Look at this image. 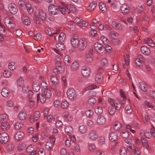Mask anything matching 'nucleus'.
<instances>
[{"label":"nucleus","instance_id":"18","mask_svg":"<svg viewBox=\"0 0 155 155\" xmlns=\"http://www.w3.org/2000/svg\"><path fill=\"white\" fill-rule=\"evenodd\" d=\"M109 139L111 142L116 140L118 137V134L116 132H112L109 135Z\"/></svg>","mask_w":155,"mask_h":155},{"label":"nucleus","instance_id":"50","mask_svg":"<svg viewBox=\"0 0 155 155\" xmlns=\"http://www.w3.org/2000/svg\"><path fill=\"white\" fill-rule=\"evenodd\" d=\"M27 12L29 14H31L33 12V10L29 3H27L25 5Z\"/></svg>","mask_w":155,"mask_h":155},{"label":"nucleus","instance_id":"40","mask_svg":"<svg viewBox=\"0 0 155 155\" xmlns=\"http://www.w3.org/2000/svg\"><path fill=\"white\" fill-rule=\"evenodd\" d=\"M114 129L116 130H119L121 127V124L120 122L117 121L115 122L114 125Z\"/></svg>","mask_w":155,"mask_h":155},{"label":"nucleus","instance_id":"38","mask_svg":"<svg viewBox=\"0 0 155 155\" xmlns=\"http://www.w3.org/2000/svg\"><path fill=\"white\" fill-rule=\"evenodd\" d=\"M7 120V115L5 114H3L0 115V122L1 123L6 122Z\"/></svg>","mask_w":155,"mask_h":155},{"label":"nucleus","instance_id":"56","mask_svg":"<svg viewBox=\"0 0 155 155\" xmlns=\"http://www.w3.org/2000/svg\"><path fill=\"white\" fill-rule=\"evenodd\" d=\"M41 35L39 33H37L33 37V38L36 41H38L41 40Z\"/></svg>","mask_w":155,"mask_h":155},{"label":"nucleus","instance_id":"7","mask_svg":"<svg viewBox=\"0 0 155 155\" xmlns=\"http://www.w3.org/2000/svg\"><path fill=\"white\" fill-rule=\"evenodd\" d=\"M81 72L84 77L88 78L90 75L91 71L90 68L88 66L85 65L82 67Z\"/></svg>","mask_w":155,"mask_h":155},{"label":"nucleus","instance_id":"57","mask_svg":"<svg viewBox=\"0 0 155 155\" xmlns=\"http://www.w3.org/2000/svg\"><path fill=\"white\" fill-rule=\"evenodd\" d=\"M97 87V86L94 84H91L87 86L84 89V90L85 91H88L89 90H91L94 89Z\"/></svg>","mask_w":155,"mask_h":155},{"label":"nucleus","instance_id":"14","mask_svg":"<svg viewBox=\"0 0 155 155\" xmlns=\"http://www.w3.org/2000/svg\"><path fill=\"white\" fill-rule=\"evenodd\" d=\"M51 91L47 89H41V93H40L41 95H43L47 99L51 97Z\"/></svg>","mask_w":155,"mask_h":155},{"label":"nucleus","instance_id":"15","mask_svg":"<svg viewBox=\"0 0 155 155\" xmlns=\"http://www.w3.org/2000/svg\"><path fill=\"white\" fill-rule=\"evenodd\" d=\"M111 25L113 28L117 30H123V27L122 25L120 23L114 21H112Z\"/></svg>","mask_w":155,"mask_h":155},{"label":"nucleus","instance_id":"47","mask_svg":"<svg viewBox=\"0 0 155 155\" xmlns=\"http://www.w3.org/2000/svg\"><path fill=\"white\" fill-rule=\"evenodd\" d=\"M79 130L81 134L85 133L87 130V128L84 125H81L79 127Z\"/></svg>","mask_w":155,"mask_h":155},{"label":"nucleus","instance_id":"55","mask_svg":"<svg viewBox=\"0 0 155 155\" xmlns=\"http://www.w3.org/2000/svg\"><path fill=\"white\" fill-rule=\"evenodd\" d=\"M16 67V66L15 65V63L13 62H10L8 64V68L9 69L11 70H14Z\"/></svg>","mask_w":155,"mask_h":155},{"label":"nucleus","instance_id":"11","mask_svg":"<svg viewBox=\"0 0 155 155\" xmlns=\"http://www.w3.org/2000/svg\"><path fill=\"white\" fill-rule=\"evenodd\" d=\"M48 10L51 14L55 15L57 14L58 9L57 7L54 5L50 4L48 7Z\"/></svg>","mask_w":155,"mask_h":155},{"label":"nucleus","instance_id":"52","mask_svg":"<svg viewBox=\"0 0 155 155\" xmlns=\"http://www.w3.org/2000/svg\"><path fill=\"white\" fill-rule=\"evenodd\" d=\"M52 146V143L50 141H48L45 144V148L47 150H49L51 149Z\"/></svg>","mask_w":155,"mask_h":155},{"label":"nucleus","instance_id":"29","mask_svg":"<svg viewBox=\"0 0 155 155\" xmlns=\"http://www.w3.org/2000/svg\"><path fill=\"white\" fill-rule=\"evenodd\" d=\"M145 42L149 46L151 47H154L155 46V44L153 40L150 38H147L144 39Z\"/></svg>","mask_w":155,"mask_h":155},{"label":"nucleus","instance_id":"64","mask_svg":"<svg viewBox=\"0 0 155 155\" xmlns=\"http://www.w3.org/2000/svg\"><path fill=\"white\" fill-rule=\"evenodd\" d=\"M22 125H23L21 123L17 122L15 124L14 127L15 129L18 130L21 128Z\"/></svg>","mask_w":155,"mask_h":155},{"label":"nucleus","instance_id":"37","mask_svg":"<svg viewBox=\"0 0 155 155\" xmlns=\"http://www.w3.org/2000/svg\"><path fill=\"white\" fill-rule=\"evenodd\" d=\"M17 83L18 86L21 87L23 86L24 84V81L22 77H19L17 80Z\"/></svg>","mask_w":155,"mask_h":155},{"label":"nucleus","instance_id":"9","mask_svg":"<svg viewBox=\"0 0 155 155\" xmlns=\"http://www.w3.org/2000/svg\"><path fill=\"white\" fill-rule=\"evenodd\" d=\"M135 62L136 64L138 67H141L142 66V63L144 62V59L141 55L139 54L138 55Z\"/></svg>","mask_w":155,"mask_h":155},{"label":"nucleus","instance_id":"28","mask_svg":"<svg viewBox=\"0 0 155 155\" xmlns=\"http://www.w3.org/2000/svg\"><path fill=\"white\" fill-rule=\"evenodd\" d=\"M79 68V64L77 61H74L71 64V69L72 71H77Z\"/></svg>","mask_w":155,"mask_h":155},{"label":"nucleus","instance_id":"17","mask_svg":"<svg viewBox=\"0 0 155 155\" xmlns=\"http://www.w3.org/2000/svg\"><path fill=\"white\" fill-rule=\"evenodd\" d=\"M40 113L38 111L35 112L34 116H31L30 117V121L32 122L34 121H36L40 117Z\"/></svg>","mask_w":155,"mask_h":155},{"label":"nucleus","instance_id":"43","mask_svg":"<svg viewBox=\"0 0 155 155\" xmlns=\"http://www.w3.org/2000/svg\"><path fill=\"white\" fill-rule=\"evenodd\" d=\"M119 152L120 155H127V148L122 147L120 149Z\"/></svg>","mask_w":155,"mask_h":155},{"label":"nucleus","instance_id":"24","mask_svg":"<svg viewBox=\"0 0 155 155\" xmlns=\"http://www.w3.org/2000/svg\"><path fill=\"white\" fill-rule=\"evenodd\" d=\"M35 101L32 100L31 98H28L27 103V107L30 108L34 107L35 106Z\"/></svg>","mask_w":155,"mask_h":155},{"label":"nucleus","instance_id":"39","mask_svg":"<svg viewBox=\"0 0 155 155\" xmlns=\"http://www.w3.org/2000/svg\"><path fill=\"white\" fill-rule=\"evenodd\" d=\"M111 43L114 45H118L120 44V41L117 38L113 39L110 41Z\"/></svg>","mask_w":155,"mask_h":155},{"label":"nucleus","instance_id":"44","mask_svg":"<svg viewBox=\"0 0 155 155\" xmlns=\"http://www.w3.org/2000/svg\"><path fill=\"white\" fill-rule=\"evenodd\" d=\"M118 35L119 34L115 31H111L109 33V36L110 38L117 37Z\"/></svg>","mask_w":155,"mask_h":155},{"label":"nucleus","instance_id":"49","mask_svg":"<svg viewBox=\"0 0 155 155\" xmlns=\"http://www.w3.org/2000/svg\"><path fill=\"white\" fill-rule=\"evenodd\" d=\"M26 147L25 143H19L17 146V149L18 150H24L25 148Z\"/></svg>","mask_w":155,"mask_h":155},{"label":"nucleus","instance_id":"62","mask_svg":"<svg viewBox=\"0 0 155 155\" xmlns=\"http://www.w3.org/2000/svg\"><path fill=\"white\" fill-rule=\"evenodd\" d=\"M121 135L124 138H127L129 137V134L127 132L123 131L121 133Z\"/></svg>","mask_w":155,"mask_h":155},{"label":"nucleus","instance_id":"51","mask_svg":"<svg viewBox=\"0 0 155 155\" xmlns=\"http://www.w3.org/2000/svg\"><path fill=\"white\" fill-rule=\"evenodd\" d=\"M145 6L144 5H141L138 6L137 12L138 13H140L144 11L145 9Z\"/></svg>","mask_w":155,"mask_h":155},{"label":"nucleus","instance_id":"63","mask_svg":"<svg viewBox=\"0 0 155 155\" xmlns=\"http://www.w3.org/2000/svg\"><path fill=\"white\" fill-rule=\"evenodd\" d=\"M11 72L9 71H7L6 70H5L3 74L5 77L6 78H8L11 76Z\"/></svg>","mask_w":155,"mask_h":155},{"label":"nucleus","instance_id":"41","mask_svg":"<svg viewBox=\"0 0 155 155\" xmlns=\"http://www.w3.org/2000/svg\"><path fill=\"white\" fill-rule=\"evenodd\" d=\"M65 34L64 33L61 32L58 36V41L61 42H63L65 40Z\"/></svg>","mask_w":155,"mask_h":155},{"label":"nucleus","instance_id":"23","mask_svg":"<svg viewBox=\"0 0 155 155\" xmlns=\"http://www.w3.org/2000/svg\"><path fill=\"white\" fill-rule=\"evenodd\" d=\"M1 94L2 96L4 97H7L10 94V91L5 88H3L2 90Z\"/></svg>","mask_w":155,"mask_h":155},{"label":"nucleus","instance_id":"12","mask_svg":"<svg viewBox=\"0 0 155 155\" xmlns=\"http://www.w3.org/2000/svg\"><path fill=\"white\" fill-rule=\"evenodd\" d=\"M8 9L12 14H15L18 11L16 6L13 3H11L8 5Z\"/></svg>","mask_w":155,"mask_h":155},{"label":"nucleus","instance_id":"61","mask_svg":"<svg viewBox=\"0 0 155 155\" xmlns=\"http://www.w3.org/2000/svg\"><path fill=\"white\" fill-rule=\"evenodd\" d=\"M14 148V146L13 143H9L6 149L8 151H11L13 150Z\"/></svg>","mask_w":155,"mask_h":155},{"label":"nucleus","instance_id":"21","mask_svg":"<svg viewBox=\"0 0 155 155\" xmlns=\"http://www.w3.org/2000/svg\"><path fill=\"white\" fill-rule=\"evenodd\" d=\"M106 121L105 118L102 116H99L97 119V122L101 125H103L105 123Z\"/></svg>","mask_w":155,"mask_h":155},{"label":"nucleus","instance_id":"30","mask_svg":"<svg viewBox=\"0 0 155 155\" xmlns=\"http://www.w3.org/2000/svg\"><path fill=\"white\" fill-rule=\"evenodd\" d=\"M103 77L101 74H96L95 76V80L98 83H101L102 82Z\"/></svg>","mask_w":155,"mask_h":155},{"label":"nucleus","instance_id":"19","mask_svg":"<svg viewBox=\"0 0 155 155\" xmlns=\"http://www.w3.org/2000/svg\"><path fill=\"white\" fill-rule=\"evenodd\" d=\"M24 137V133L21 131L17 132L15 135V137L17 140H20Z\"/></svg>","mask_w":155,"mask_h":155},{"label":"nucleus","instance_id":"53","mask_svg":"<svg viewBox=\"0 0 155 155\" xmlns=\"http://www.w3.org/2000/svg\"><path fill=\"white\" fill-rule=\"evenodd\" d=\"M78 25L81 27H85L88 26V23L86 21H83L78 23Z\"/></svg>","mask_w":155,"mask_h":155},{"label":"nucleus","instance_id":"10","mask_svg":"<svg viewBox=\"0 0 155 155\" xmlns=\"http://www.w3.org/2000/svg\"><path fill=\"white\" fill-rule=\"evenodd\" d=\"M71 44L74 48H77L78 45L79 40L78 39V37L76 35H74L71 38Z\"/></svg>","mask_w":155,"mask_h":155},{"label":"nucleus","instance_id":"4","mask_svg":"<svg viewBox=\"0 0 155 155\" xmlns=\"http://www.w3.org/2000/svg\"><path fill=\"white\" fill-rule=\"evenodd\" d=\"M87 45V41L85 38H83L79 39V42L78 47L79 51H82L84 50Z\"/></svg>","mask_w":155,"mask_h":155},{"label":"nucleus","instance_id":"22","mask_svg":"<svg viewBox=\"0 0 155 155\" xmlns=\"http://www.w3.org/2000/svg\"><path fill=\"white\" fill-rule=\"evenodd\" d=\"M142 52L145 55H149L150 54V49L145 46H142L141 48Z\"/></svg>","mask_w":155,"mask_h":155},{"label":"nucleus","instance_id":"33","mask_svg":"<svg viewBox=\"0 0 155 155\" xmlns=\"http://www.w3.org/2000/svg\"><path fill=\"white\" fill-rule=\"evenodd\" d=\"M27 114L25 111H21L18 115L19 118L21 120H25Z\"/></svg>","mask_w":155,"mask_h":155},{"label":"nucleus","instance_id":"16","mask_svg":"<svg viewBox=\"0 0 155 155\" xmlns=\"http://www.w3.org/2000/svg\"><path fill=\"white\" fill-rule=\"evenodd\" d=\"M121 10L124 14H126L129 12L130 8L129 6L126 4H122L120 7Z\"/></svg>","mask_w":155,"mask_h":155},{"label":"nucleus","instance_id":"36","mask_svg":"<svg viewBox=\"0 0 155 155\" xmlns=\"http://www.w3.org/2000/svg\"><path fill=\"white\" fill-rule=\"evenodd\" d=\"M97 5L96 2L93 1L90 3L88 6V10L89 11H92L95 8Z\"/></svg>","mask_w":155,"mask_h":155},{"label":"nucleus","instance_id":"42","mask_svg":"<svg viewBox=\"0 0 155 155\" xmlns=\"http://www.w3.org/2000/svg\"><path fill=\"white\" fill-rule=\"evenodd\" d=\"M64 61L65 65H68L70 64L71 62V58L69 56L67 55L64 56Z\"/></svg>","mask_w":155,"mask_h":155},{"label":"nucleus","instance_id":"5","mask_svg":"<svg viewBox=\"0 0 155 155\" xmlns=\"http://www.w3.org/2000/svg\"><path fill=\"white\" fill-rule=\"evenodd\" d=\"M67 95L68 97L71 100H74L76 97V94L75 90L73 88L69 89L67 91Z\"/></svg>","mask_w":155,"mask_h":155},{"label":"nucleus","instance_id":"26","mask_svg":"<svg viewBox=\"0 0 155 155\" xmlns=\"http://www.w3.org/2000/svg\"><path fill=\"white\" fill-rule=\"evenodd\" d=\"M9 124L7 122L2 123L1 125V128L4 131L8 130L9 129Z\"/></svg>","mask_w":155,"mask_h":155},{"label":"nucleus","instance_id":"32","mask_svg":"<svg viewBox=\"0 0 155 155\" xmlns=\"http://www.w3.org/2000/svg\"><path fill=\"white\" fill-rule=\"evenodd\" d=\"M40 94L39 93H38L37 94V102H38L39 101V99H40L41 102L42 103H43L46 100V97L45 96H44L43 95H41V97H40Z\"/></svg>","mask_w":155,"mask_h":155},{"label":"nucleus","instance_id":"2","mask_svg":"<svg viewBox=\"0 0 155 155\" xmlns=\"http://www.w3.org/2000/svg\"><path fill=\"white\" fill-rule=\"evenodd\" d=\"M95 50L102 55H105L107 53L106 48L98 42L95 43L94 45Z\"/></svg>","mask_w":155,"mask_h":155},{"label":"nucleus","instance_id":"58","mask_svg":"<svg viewBox=\"0 0 155 155\" xmlns=\"http://www.w3.org/2000/svg\"><path fill=\"white\" fill-rule=\"evenodd\" d=\"M93 111L91 110H87L85 111V114L86 116L90 117L92 116L93 114Z\"/></svg>","mask_w":155,"mask_h":155},{"label":"nucleus","instance_id":"31","mask_svg":"<svg viewBox=\"0 0 155 155\" xmlns=\"http://www.w3.org/2000/svg\"><path fill=\"white\" fill-rule=\"evenodd\" d=\"M32 87L34 91L36 92L38 91L40 89V86L39 85V84L36 81L33 82L32 85Z\"/></svg>","mask_w":155,"mask_h":155},{"label":"nucleus","instance_id":"48","mask_svg":"<svg viewBox=\"0 0 155 155\" xmlns=\"http://www.w3.org/2000/svg\"><path fill=\"white\" fill-rule=\"evenodd\" d=\"M103 112V110L101 107L99 106L95 107V112L98 114H101Z\"/></svg>","mask_w":155,"mask_h":155},{"label":"nucleus","instance_id":"45","mask_svg":"<svg viewBox=\"0 0 155 155\" xmlns=\"http://www.w3.org/2000/svg\"><path fill=\"white\" fill-rule=\"evenodd\" d=\"M99 6L100 10L102 12H104L106 11V7L103 2H100L99 4Z\"/></svg>","mask_w":155,"mask_h":155},{"label":"nucleus","instance_id":"34","mask_svg":"<svg viewBox=\"0 0 155 155\" xmlns=\"http://www.w3.org/2000/svg\"><path fill=\"white\" fill-rule=\"evenodd\" d=\"M139 86L140 89L143 91H147V85L144 82H140L139 84Z\"/></svg>","mask_w":155,"mask_h":155},{"label":"nucleus","instance_id":"46","mask_svg":"<svg viewBox=\"0 0 155 155\" xmlns=\"http://www.w3.org/2000/svg\"><path fill=\"white\" fill-rule=\"evenodd\" d=\"M62 4L63 5V6L59 5L58 6V9L61 12V13L63 14H65L66 13V11L65 9V8L64 6V4H63L62 3Z\"/></svg>","mask_w":155,"mask_h":155},{"label":"nucleus","instance_id":"27","mask_svg":"<svg viewBox=\"0 0 155 155\" xmlns=\"http://www.w3.org/2000/svg\"><path fill=\"white\" fill-rule=\"evenodd\" d=\"M38 16L39 17L42 21H45L46 19V14L44 11H40L39 12Z\"/></svg>","mask_w":155,"mask_h":155},{"label":"nucleus","instance_id":"54","mask_svg":"<svg viewBox=\"0 0 155 155\" xmlns=\"http://www.w3.org/2000/svg\"><path fill=\"white\" fill-rule=\"evenodd\" d=\"M100 39L102 42L105 45L109 43V40L104 36H101L100 38Z\"/></svg>","mask_w":155,"mask_h":155},{"label":"nucleus","instance_id":"59","mask_svg":"<svg viewBox=\"0 0 155 155\" xmlns=\"http://www.w3.org/2000/svg\"><path fill=\"white\" fill-rule=\"evenodd\" d=\"M56 47L59 50H63L64 48V45L60 43H57L56 45Z\"/></svg>","mask_w":155,"mask_h":155},{"label":"nucleus","instance_id":"8","mask_svg":"<svg viewBox=\"0 0 155 155\" xmlns=\"http://www.w3.org/2000/svg\"><path fill=\"white\" fill-rule=\"evenodd\" d=\"M9 139L8 135L6 133H2L0 134V142L2 144L6 143Z\"/></svg>","mask_w":155,"mask_h":155},{"label":"nucleus","instance_id":"13","mask_svg":"<svg viewBox=\"0 0 155 155\" xmlns=\"http://www.w3.org/2000/svg\"><path fill=\"white\" fill-rule=\"evenodd\" d=\"M88 135L89 138L92 140H96L98 137L97 133L93 130L89 131L88 133Z\"/></svg>","mask_w":155,"mask_h":155},{"label":"nucleus","instance_id":"6","mask_svg":"<svg viewBox=\"0 0 155 155\" xmlns=\"http://www.w3.org/2000/svg\"><path fill=\"white\" fill-rule=\"evenodd\" d=\"M94 51V49L92 48L87 52L85 56V59L87 61L91 62L92 61L93 59V53Z\"/></svg>","mask_w":155,"mask_h":155},{"label":"nucleus","instance_id":"1","mask_svg":"<svg viewBox=\"0 0 155 155\" xmlns=\"http://www.w3.org/2000/svg\"><path fill=\"white\" fill-rule=\"evenodd\" d=\"M115 100L114 101V100L111 98H109L108 100L109 103L113 107H110L108 109V112L110 115H113L116 109L119 110L121 107V104L120 102L118 99Z\"/></svg>","mask_w":155,"mask_h":155},{"label":"nucleus","instance_id":"60","mask_svg":"<svg viewBox=\"0 0 155 155\" xmlns=\"http://www.w3.org/2000/svg\"><path fill=\"white\" fill-rule=\"evenodd\" d=\"M101 64L102 66H106L108 64V61L105 58H103L101 59Z\"/></svg>","mask_w":155,"mask_h":155},{"label":"nucleus","instance_id":"20","mask_svg":"<svg viewBox=\"0 0 155 155\" xmlns=\"http://www.w3.org/2000/svg\"><path fill=\"white\" fill-rule=\"evenodd\" d=\"M21 20L26 25H29L30 23L29 18L26 16L24 13H23L22 15Z\"/></svg>","mask_w":155,"mask_h":155},{"label":"nucleus","instance_id":"3","mask_svg":"<svg viewBox=\"0 0 155 155\" xmlns=\"http://www.w3.org/2000/svg\"><path fill=\"white\" fill-rule=\"evenodd\" d=\"M5 25L10 29H14L15 28V25L14 21L9 17H6L4 20Z\"/></svg>","mask_w":155,"mask_h":155},{"label":"nucleus","instance_id":"25","mask_svg":"<svg viewBox=\"0 0 155 155\" xmlns=\"http://www.w3.org/2000/svg\"><path fill=\"white\" fill-rule=\"evenodd\" d=\"M64 6L66 7L68 10L70 11L71 12H74L76 11L73 5L64 4Z\"/></svg>","mask_w":155,"mask_h":155},{"label":"nucleus","instance_id":"35","mask_svg":"<svg viewBox=\"0 0 155 155\" xmlns=\"http://www.w3.org/2000/svg\"><path fill=\"white\" fill-rule=\"evenodd\" d=\"M50 80L52 84L55 85L58 84L59 82L58 79L55 75H52L51 77Z\"/></svg>","mask_w":155,"mask_h":155}]
</instances>
